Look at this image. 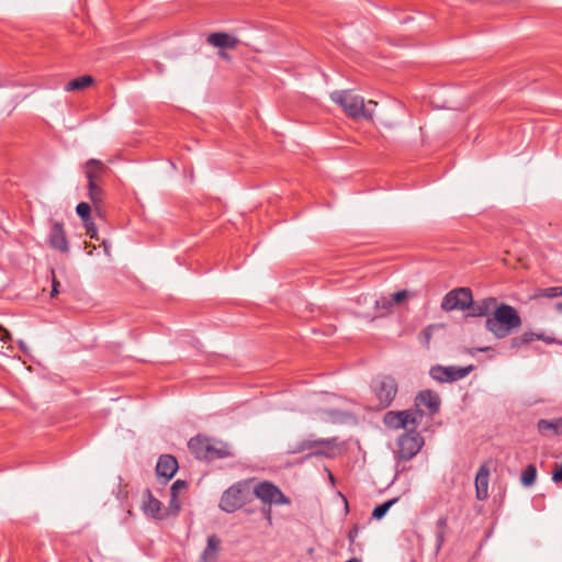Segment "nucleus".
I'll list each match as a JSON object with an SVG mask.
<instances>
[{"label": "nucleus", "instance_id": "nucleus-16", "mask_svg": "<svg viewBox=\"0 0 562 562\" xmlns=\"http://www.w3.org/2000/svg\"><path fill=\"white\" fill-rule=\"evenodd\" d=\"M488 480L490 469L483 464L480 467L475 476L476 497L481 501L487 498L488 496Z\"/></svg>", "mask_w": 562, "mask_h": 562}, {"label": "nucleus", "instance_id": "nucleus-39", "mask_svg": "<svg viewBox=\"0 0 562 562\" xmlns=\"http://www.w3.org/2000/svg\"><path fill=\"white\" fill-rule=\"evenodd\" d=\"M552 480L554 482H561L562 481V465L553 473Z\"/></svg>", "mask_w": 562, "mask_h": 562}, {"label": "nucleus", "instance_id": "nucleus-7", "mask_svg": "<svg viewBox=\"0 0 562 562\" xmlns=\"http://www.w3.org/2000/svg\"><path fill=\"white\" fill-rule=\"evenodd\" d=\"M252 495L265 505H290L291 499L272 482L261 481L252 487Z\"/></svg>", "mask_w": 562, "mask_h": 562}, {"label": "nucleus", "instance_id": "nucleus-20", "mask_svg": "<svg viewBox=\"0 0 562 562\" xmlns=\"http://www.w3.org/2000/svg\"><path fill=\"white\" fill-rule=\"evenodd\" d=\"M145 494L147 496V502H145L143 506L145 514L156 519H162L161 502L155 498L149 490H146Z\"/></svg>", "mask_w": 562, "mask_h": 562}, {"label": "nucleus", "instance_id": "nucleus-43", "mask_svg": "<svg viewBox=\"0 0 562 562\" xmlns=\"http://www.w3.org/2000/svg\"><path fill=\"white\" fill-rule=\"evenodd\" d=\"M557 311H559L560 313H562V302L561 303H558L557 306H555Z\"/></svg>", "mask_w": 562, "mask_h": 562}, {"label": "nucleus", "instance_id": "nucleus-9", "mask_svg": "<svg viewBox=\"0 0 562 562\" xmlns=\"http://www.w3.org/2000/svg\"><path fill=\"white\" fill-rule=\"evenodd\" d=\"M337 446V438H325V439H304L299 441L291 450L292 453H300L306 450L315 449L310 456L315 457H333L329 452Z\"/></svg>", "mask_w": 562, "mask_h": 562}, {"label": "nucleus", "instance_id": "nucleus-32", "mask_svg": "<svg viewBox=\"0 0 562 562\" xmlns=\"http://www.w3.org/2000/svg\"><path fill=\"white\" fill-rule=\"evenodd\" d=\"M409 292L407 290L398 291L391 295L394 304H400L402 301H404L406 297H408Z\"/></svg>", "mask_w": 562, "mask_h": 562}, {"label": "nucleus", "instance_id": "nucleus-12", "mask_svg": "<svg viewBox=\"0 0 562 562\" xmlns=\"http://www.w3.org/2000/svg\"><path fill=\"white\" fill-rule=\"evenodd\" d=\"M415 405L417 408L414 412H420L422 417L424 416L425 409L429 415H434L439 411L440 400L437 393L425 390L417 394Z\"/></svg>", "mask_w": 562, "mask_h": 562}, {"label": "nucleus", "instance_id": "nucleus-1", "mask_svg": "<svg viewBox=\"0 0 562 562\" xmlns=\"http://www.w3.org/2000/svg\"><path fill=\"white\" fill-rule=\"evenodd\" d=\"M330 99L340 105L344 112L353 120H372L378 105L372 100L366 103L361 95L352 93L351 90L334 91L330 93Z\"/></svg>", "mask_w": 562, "mask_h": 562}, {"label": "nucleus", "instance_id": "nucleus-13", "mask_svg": "<svg viewBox=\"0 0 562 562\" xmlns=\"http://www.w3.org/2000/svg\"><path fill=\"white\" fill-rule=\"evenodd\" d=\"M49 246L63 254L69 251V243L64 229V225L60 222H54L48 235Z\"/></svg>", "mask_w": 562, "mask_h": 562}, {"label": "nucleus", "instance_id": "nucleus-36", "mask_svg": "<svg viewBox=\"0 0 562 562\" xmlns=\"http://www.w3.org/2000/svg\"><path fill=\"white\" fill-rule=\"evenodd\" d=\"M472 369H473L472 366L459 367V371H458L459 380L463 379L464 376H467L472 371Z\"/></svg>", "mask_w": 562, "mask_h": 562}, {"label": "nucleus", "instance_id": "nucleus-34", "mask_svg": "<svg viewBox=\"0 0 562 562\" xmlns=\"http://www.w3.org/2000/svg\"><path fill=\"white\" fill-rule=\"evenodd\" d=\"M261 513H262L265 519L267 520L268 525L272 526V509H271V505H265L261 508Z\"/></svg>", "mask_w": 562, "mask_h": 562}, {"label": "nucleus", "instance_id": "nucleus-31", "mask_svg": "<svg viewBox=\"0 0 562 562\" xmlns=\"http://www.w3.org/2000/svg\"><path fill=\"white\" fill-rule=\"evenodd\" d=\"M76 212L80 218H87L91 215V206L87 202H80L76 207Z\"/></svg>", "mask_w": 562, "mask_h": 562}, {"label": "nucleus", "instance_id": "nucleus-27", "mask_svg": "<svg viewBox=\"0 0 562 562\" xmlns=\"http://www.w3.org/2000/svg\"><path fill=\"white\" fill-rule=\"evenodd\" d=\"M81 221H82L83 226L86 228V234L91 239L99 240L98 229H97V226H95L94 222L92 221L91 215L89 217H87V218L86 217L81 218Z\"/></svg>", "mask_w": 562, "mask_h": 562}, {"label": "nucleus", "instance_id": "nucleus-4", "mask_svg": "<svg viewBox=\"0 0 562 562\" xmlns=\"http://www.w3.org/2000/svg\"><path fill=\"white\" fill-rule=\"evenodd\" d=\"M109 171V167L98 159H89L85 164V173L88 180V196L97 210L103 202L104 191L102 184Z\"/></svg>", "mask_w": 562, "mask_h": 562}, {"label": "nucleus", "instance_id": "nucleus-38", "mask_svg": "<svg viewBox=\"0 0 562 562\" xmlns=\"http://www.w3.org/2000/svg\"><path fill=\"white\" fill-rule=\"evenodd\" d=\"M358 532H359V528L357 526H353L349 533H348V538L350 540V542H353L358 536Z\"/></svg>", "mask_w": 562, "mask_h": 562}, {"label": "nucleus", "instance_id": "nucleus-22", "mask_svg": "<svg viewBox=\"0 0 562 562\" xmlns=\"http://www.w3.org/2000/svg\"><path fill=\"white\" fill-rule=\"evenodd\" d=\"M538 431L543 435H557L559 436V418L555 419H540L537 424Z\"/></svg>", "mask_w": 562, "mask_h": 562}, {"label": "nucleus", "instance_id": "nucleus-41", "mask_svg": "<svg viewBox=\"0 0 562 562\" xmlns=\"http://www.w3.org/2000/svg\"><path fill=\"white\" fill-rule=\"evenodd\" d=\"M559 426H560V428H559V436H562V417L559 418Z\"/></svg>", "mask_w": 562, "mask_h": 562}, {"label": "nucleus", "instance_id": "nucleus-28", "mask_svg": "<svg viewBox=\"0 0 562 562\" xmlns=\"http://www.w3.org/2000/svg\"><path fill=\"white\" fill-rule=\"evenodd\" d=\"M443 328V325L441 324H432L427 326L419 335V339L423 344H425L427 347L430 342L431 336L434 330Z\"/></svg>", "mask_w": 562, "mask_h": 562}, {"label": "nucleus", "instance_id": "nucleus-25", "mask_svg": "<svg viewBox=\"0 0 562 562\" xmlns=\"http://www.w3.org/2000/svg\"><path fill=\"white\" fill-rule=\"evenodd\" d=\"M396 502H397V498H392V499H389V501L378 505L372 512V518L378 519V520L382 519L386 515L389 509L392 507V505H394Z\"/></svg>", "mask_w": 562, "mask_h": 562}, {"label": "nucleus", "instance_id": "nucleus-15", "mask_svg": "<svg viewBox=\"0 0 562 562\" xmlns=\"http://www.w3.org/2000/svg\"><path fill=\"white\" fill-rule=\"evenodd\" d=\"M178 470V461L171 454H162L158 459L156 465V473L159 477L164 479V482H168L173 477Z\"/></svg>", "mask_w": 562, "mask_h": 562}, {"label": "nucleus", "instance_id": "nucleus-10", "mask_svg": "<svg viewBox=\"0 0 562 562\" xmlns=\"http://www.w3.org/2000/svg\"><path fill=\"white\" fill-rule=\"evenodd\" d=\"M494 299H486L474 303L469 288H459V310L468 311L467 316L479 317L488 313Z\"/></svg>", "mask_w": 562, "mask_h": 562}, {"label": "nucleus", "instance_id": "nucleus-17", "mask_svg": "<svg viewBox=\"0 0 562 562\" xmlns=\"http://www.w3.org/2000/svg\"><path fill=\"white\" fill-rule=\"evenodd\" d=\"M430 376L438 382H453L457 380V367L435 366L429 371Z\"/></svg>", "mask_w": 562, "mask_h": 562}, {"label": "nucleus", "instance_id": "nucleus-42", "mask_svg": "<svg viewBox=\"0 0 562 562\" xmlns=\"http://www.w3.org/2000/svg\"><path fill=\"white\" fill-rule=\"evenodd\" d=\"M170 505L176 506V507H177V509H179V504H178L177 499H176V501H173V502H172V499H171V501H170Z\"/></svg>", "mask_w": 562, "mask_h": 562}, {"label": "nucleus", "instance_id": "nucleus-3", "mask_svg": "<svg viewBox=\"0 0 562 562\" xmlns=\"http://www.w3.org/2000/svg\"><path fill=\"white\" fill-rule=\"evenodd\" d=\"M254 482V479L244 480L229 486L222 494L218 507L223 512L232 514L250 503L252 501L251 484Z\"/></svg>", "mask_w": 562, "mask_h": 562}, {"label": "nucleus", "instance_id": "nucleus-23", "mask_svg": "<svg viewBox=\"0 0 562 562\" xmlns=\"http://www.w3.org/2000/svg\"><path fill=\"white\" fill-rule=\"evenodd\" d=\"M375 308L381 311L380 315L389 314L395 305L391 296H382L374 301Z\"/></svg>", "mask_w": 562, "mask_h": 562}, {"label": "nucleus", "instance_id": "nucleus-33", "mask_svg": "<svg viewBox=\"0 0 562 562\" xmlns=\"http://www.w3.org/2000/svg\"><path fill=\"white\" fill-rule=\"evenodd\" d=\"M187 487V483L183 480H177L171 486L172 502L176 501L178 490Z\"/></svg>", "mask_w": 562, "mask_h": 562}, {"label": "nucleus", "instance_id": "nucleus-24", "mask_svg": "<svg viewBox=\"0 0 562 562\" xmlns=\"http://www.w3.org/2000/svg\"><path fill=\"white\" fill-rule=\"evenodd\" d=\"M537 479V469L533 464H529L526 467V469L521 473V484L524 486H531Z\"/></svg>", "mask_w": 562, "mask_h": 562}, {"label": "nucleus", "instance_id": "nucleus-37", "mask_svg": "<svg viewBox=\"0 0 562 562\" xmlns=\"http://www.w3.org/2000/svg\"><path fill=\"white\" fill-rule=\"evenodd\" d=\"M0 340L3 342L11 340V334L2 326H0Z\"/></svg>", "mask_w": 562, "mask_h": 562}, {"label": "nucleus", "instance_id": "nucleus-5", "mask_svg": "<svg viewBox=\"0 0 562 562\" xmlns=\"http://www.w3.org/2000/svg\"><path fill=\"white\" fill-rule=\"evenodd\" d=\"M371 390L378 401L376 407L384 409L393 403L398 391V385L393 376L382 375L372 380Z\"/></svg>", "mask_w": 562, "mask_h": 562}, {"label": "nucleus", "instance_id": "nucleus-21", "mask_svg": "<svg viewBox=\"0 0 562 562\" xmlns=\"http://www.w3.org/2000/svg\"><path fill=\"white\" fill-rule=\"evenodd\" d=\"M93 82H94V79L91 76L85 75V76H81V77H78V78H75V79L70 80L65 86V90L68 91V92H70V91H79V90H82V89H86V88L90 87Z\"/></svg>", "mask_w": 562, "mask_h": 562}, {"label": "nucleus", "instance_id": "nucleus-2", "mask_svg": "<svg viewBox=\"0 0 562 562\" xmlns=\"http://www.w3.org/2000/svg\"><path fill=\"white\" fill-rule=\"evenodd\" d=\"M485 324L488 331L496 338L502 339L520 327L521 318L513 306L501 304L495 308L492 315L486 318Z\"/></svg>", "mask_w": 562, "mask_h": 562}, {"label": "nucleus", "instance_id": "nucleus-35", "mask_svg": "<svg viewBox=\"0 0 562 562\" xmlns=\"http://www.w3.org/2000/svg\"><path fill=\"white\" fill-rule=\"evenodd\" d=\"M52 276H53L52 296H55L59 293L58 286L60 285V283L57 281L54 270H52Z\"/></svg>", "mask_w": 562, "mask_h": 562}, {"label": "nucleus", "instance_id": "nucleus-29", "mask_svg": "<svg viewBox=\"0 0 562 562\" xmlns=\"http://www.w3.org/2000/svg\"><path fill=\"white\" fill-rule=\"evenodd\" d=\"M536 296L537 297H549V299L558 297V296H560L559 286L540 289V290H538Z\"/></svg>", "mask_w": 562, "mask_h": 562}, {"label": "nucleus", "instance_id": "nucleus-44", "mask_svg": "<svg viewBox=\"0 0 562 562\" xmlns=\"http://www.w3.org/2000/svg\"><path fill=\"white\" fill-rule=\"evenodd\" d=\"M559 294L562 296V286H559Z\"/></svg>", "mask_w": 562, "mask_h": 562}, {"label": "nucleus", "instance_id": "nucleus-18", "mask_svg": "<svg viewBox=\"0 0 562 562\" xmlns=\"http://www.w3.org/2000/svg\"><path fill=\"white\" fill-rule=\"evenodd\" d=\"M221 539L216 535L207 537L206 547L202 552L203 562H216L220 552Z\"/></svg>", "mask_w": 562, "mask_h": 562}, {"label": "nucleus", "instance_id": "nucleus-11", "mask_svg": "<svg viewBox=\"0 0 562 562\" xmlns=\"http://www.w3.org/2000/svg\"><path fill=\"white\" fill-rule=\"evenodd\" d=\"M383 422L386 427L392 429L416 428L417 425L422 422V413L412 411H390L384 415Z\"/></svg>", "mask_w": 562, "mask_h": 562}, {"label": "nucleus", "instance_id": "nucleus-6", "mask_svg": "<svg viewBox=\"0 0 562 562\" xmlns=\"http://www.w3.org/2000/svg\"><path fill=\"white\" fill-rule=\"evenodd\" d=\"M188 447L192 454L199 460H215L228 456L226 448H217L209 438L196 436L191 438Z\"/></svg>", "mask_w": 562, "mask_h": 562}, {"label": "nucleus", "instance_id": "nucleus-19", "mask_svg": "<svg viewBox=\"0 0 562 562\" xmlns=\"http://www.w3.org/2000/svg\"><path fill=\"white\" fill-rule=\"evenodd\" d=\"M542 340L547 344H557L558 340L552 338V337H549V336H544L543 334H537V333H533V331H526L520 337H517V338H514L512 340V347L516 348V347H519L524 344H529L533 340Z\"/></svg>", "mask_w": 562, "mask_h": 562}, {"label": "nucleus", "instance_id": "nucleus-30", "mask_svg": "<svg viewBox=\"0 0 562 562\" xmlns=\"http://www.w3.org/2000/svg\"><path fill=\"white\" fill-rule=\"evenodd\" d=\"M447 527V520L445 518H440L437 524V548L439 549L443 543V531Z\"/></svg>", "mask_w": 562, "mask_h": 562}, {"label": "nucleus", "instance_id": "nucleus-14", "mask_svg": "<svg viewBox=\"0 0 562 562\" xmlns=\"http://www.w3.org/2000/svg\"><path fill=\"white\" fill-rule=\"evenodd\" d=\"M206 43L220 49H235L240 41L226 32H214L207 35Z\"/></svg>", "mask_w": 562, "mask_h": 562}, {"label": "nucleus", "instance_id": "nucleus-8", "mask_svg": "<svg viewBox=\"0 0 562 562\" xmlns=\"http://www.w3.org/2000/svg\"><path fill=\"white\" fill-rule=\"evenodd\" d=\"M398 451L397 457L400 460L409 461L413 459L424 446V438L419 432L415 431V428H411L409 431L403 434L397 441Z\"/></svg>", "mask_w": 562, "mask_h": 562}, {"label": "nucleus", "instance_id": "nucleus-26", "mask_svg": "<svg viewBox=\"0 0 562 562\" xmlns=\"http://www.w3.org/2000/svg\"><path fill=\"white\" fill-rule=\"evenodd\" d=\"M441 307L445 311H453L457 308V288L450 290L442 300Z\"/></svg>", "mask_w": 562, "mask_h": 562}, {"label": "nucleus", "instance_id": "nucleus-40", "mask_svg": "<svg viewBox=\"0 0 562 562\" xmlns=\"http://www.w3.org/2000/svg\"><path fill=\"white\" fill-rule=\"evenodd\" d=\"M218 56L222 58V59H226L228 60L229 59V55L223 50H220L218 52Z\"/></svg>", "mask_w": 562, "mask_h": 562}]
</instances>
